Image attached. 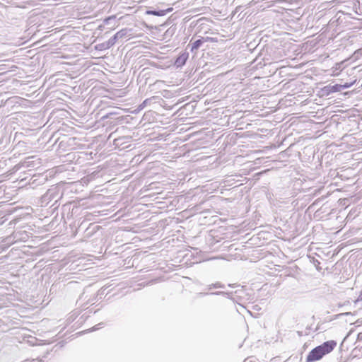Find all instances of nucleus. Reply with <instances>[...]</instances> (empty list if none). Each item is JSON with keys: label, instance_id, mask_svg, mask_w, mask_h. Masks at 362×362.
<instances>
[{"label": "nucleus", "instance_id": "obj_1", "mask_svg": "<svg viewBox=\"0 0 362 362\" xmlns=\"http://www.w3.org/2000/svg\"><path fill=\"white\" fill-rule=\"evenodd\" d=\"M337 343L334 341H328L313 349L307 356V362L320 360L327 354L331 352Z\"/></svg>", "mask_w": 362, "mask_h": 362}, {"label": "nucleus", "instance_id": "obj_2", "mask_svg": "<svg viewBox=\"0 0 362 362\" xmlns=\"http://www.w3.org/2000/svg\"><path fill=\"white\" fill-rule=\"evenodd\" d=\"M116 41L117 40H116L115 37H114V36H112L107 41L98 45L96 46V48L100 50L109 49L115 44Z\"/></svg>", "mask_w": 362, "mask_h": 362}, {"label": "nucleus", "instance_id": "obj_3", "mask_svg": "<svg viewBox=\"0 0 362 362\" xmlns=\"http://www.w3.org/2000/svg\"><path fill=\"white\" fill-rule=\"evenodd\" d=\"M187 57H188V56H187V54H185V53H184V54H181V55H180V56L177 58V59L175 60V65H176L177 66H183V65L185 64V62H186V61H187Z\"/></svg>", "mask_w": 362, "mask_h": 362}, {"label": "nucleus", "instance_id": "obj_4", "mask_svg": "<svg viewBox=\"0 0 362 362\" xmlns=\"http://www.w3.org/2000/svg\"><path fill=\"white\" fill-rule=\"evenodd\" d=\"M204 42V37H201L200 39H198L197 40L194 41L191 47V52H194L195 50H197Z\"/></svg>", "mask_w": 362, "mask_h": 362}, {"label": "nucleus", "instance_id": "obj_5", "mask_svg": "<svg viewBox=\"0 0 362 362\" xmlns=\"http://www.w3.org/2000/svg\"><path fill=\"white\" fill-rule=\"evenodd\" d=\"M127 33V30H119V32H117L115 35H114V37H115L116 40L118 39V38H122Z\"/></svg>", "mask_w": 362, "mask_h": 362}, {"label": "nucleus", "instance_id": "obj_6", "mask_svg": "<svg viewBox=\"0 0 362 362\" xmlns=\"http://www.w3.org/2000/svg\"><path fill=\"white\" fill-rule=\"evenodd\" d=\"M211 286H214V288H225V285L220 282H216L215 284H212Z\"/></svg>", "mask_w": 362, "mask_h": 362}, {"label": "nucleus", "instance_id": "obj_7", "mask_svg": "<svg viewBox=\"0 0 362 362\" xmlns=\"http://www.w3.org/2000/svg\"><path fill=\"white\" fill-rule=\"evenodd\" d=\"M210 294H211V295H223V296H225L227 297H228V296H229L228 293H226L224 291H216V292L211 293Z\"/></svg>", "mask_w": 362, "mask_h": 362}, {"label": "nucleus", "instance_id": "obj_8", "mask_svg": "<svg viewBox=\"0 0 362 362\" xmlns=\"http://www.w3.org/2000/svg\"><path fill=\"white\" fill-rule=\"evenodd\" d=\"M332 90L334 91V92H338V91H340L341 90V85H339V84H336L334 86H333L332 87Z\"/></svg>", "mask_w": 362, "mask_h": 362}, {"label": "nucleus", "instance_id": "obj_9", "mask_svg": "<svg viewBox=\"0 0 362 362\" xmlns=\"http://www.w3.org/2000/svg\"><path fill=\"white\" fill-rule=\"evenodd\" d=\"M362 54V49H359L358 50H356L354 54V56L357 58L360 55Z\"/></svg>", "mask_w": 362, "mask_h": 362}, {"label": "nucleus", "instance_id": "obj_10", "mask_svg": "<svg viewBox=\"0 0 362 362\" xmlns=\"http://www.w3.org/2000/svg\"><path fill=\"white\" fill-rule=\"evenodd\" d=\"M352 84H353L352 83H346L344 85H341V89L349 88L352 86Z\"/></svg>", "mask_w": 362, "mask_h": 362}, {"label": "nucleus", "instance_id": "obj_11", "mask_svg": "<svg viewBox=\"0 0 362 362\" xmlns=\"http://www.w3.org/2000/svg\"><path fill=\"white\" fill-rule=\"evenodd\" d=\"M148 99H146L140 105H139V108L140 109H142L144 108V107L146 106L147 103H148Z\"/></svg>", "mask_w": 362, "mask_h": 362}, {"label": "nucleus", "instance_id": "obj_12", "mask_svg": "<svg viewBox=\"0 0 362 362\" xmlns=\"http://www.w3.org/2000/svg\"><path fill=\"white\" fill-rule=\"evenodd\" d=\"M204 42H208V41L217 42L216 40H214V38L209 37H204Z\"/></svg>", "mask_w": 362, "mask_h": 362}, {"label": "nucleus", "instance_id": "obj_13", "mask_svg": "<svg viewBox=\"0 0 362 362\" xmlns=\"http://www.w3.org/2000/svg\"><path fill=\"white\" fill-rule=\"evenodd\" d=\"M102 325V323L98 324V325H97L94 326V327L91 329V331L98 330V329H99L98 326H99V325Z\"/></svg>", "mask_w": 362, "mask_h": 362}, {"label": "nucleus", "instance_id": "obj_14", "mask_svg": "<svg viewBox=\"0 0 362 362\" xmlns=\"http://www.w3.org/2000/svg\"><path fill=\"white\" fill-rule=\"evenodd\" d=\"M361 300H362V293L360 294V296H358L357 300H355V303H357L358 301H361Z\"/></svg>", "mask_w": 362, "mask_h": 362}, {"label": "nucleus", "instance_id": "obj_15", "mask_svg": "<svg viewBox=\"0 0 362 362\" xmlns=\"http://www.w3.org/2000/svg\"><path fill=\"white\" fill-rule=\"evenodd\" d=\"M115 18V16H110V17H108L107 18H106V19L105 20V22H107L109 20H110V19H112V18Z\"/></svg>", "mask_w": 362, "mask_h": 362}, {"label": "nucleus", "instance_id": "obj_16", "mask_svg": "<svg viewBox=\"0 0 362 362\" xmlns=\"http://www.w3.org/2000/svg\"><path fill=\"white\" fill-rule=\"evenodd\" d=\"M207 294H208L207 293H198V295L199 296H202L207 295Z\"/></svg>", "mask_w": 362, "mask_h": 362}, {"label": "nucleus", "instance_id": "obj_17", "mask_svg": "<svg viewBox=\"0 0 362 362\" xmlns=\"http://www.w3.org/2000/svg\"><path fill=\"white\" fill-rule=\"evenodd\" d=\"M212 288H214V286H211V284H210V285H209V286H208V289H209V290H211V289H212Z\"/></svg>", "mask_w": 362, "mask_h": 362}, {"label": "nucleus", "instance_id": "obj_18", "mask_svg": "<svg viewBox=\"0 0 362 362\" xmlns=\"http://www.w3.org/2000/svg\"><path fill=\"white\" fill-rule=\"evenodd\" d=\"M350 314H351V313H350V312H346V313H345L344 315H350Z\"/></svg>", "mask_w": 362, "mask_h": 362}, {"label": "nucleus", "instance_id": "obj_19", "mask_svg": "<svg viewBox=\"0 0 362 362\" xmlns=\"http://www.w3.org/2000/svg\"><path fill=\"white\" fill-rule=\"evenodd\" d=\"M154 15H158L157 12H153V13Z\"/></svg>", "mask_w": 362, "mask_h": 362}]
</instances>
